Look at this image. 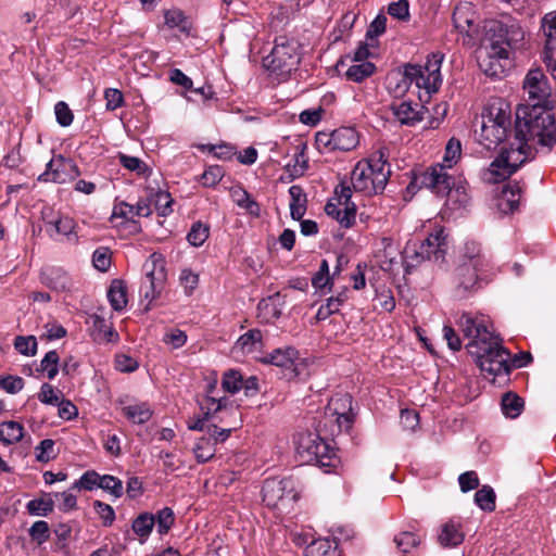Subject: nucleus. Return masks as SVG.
<instances>
[{
    "label": "nucleus",
    "mask_w": 556,
    "mask_h": 556,
    "mask_svg": "<svg viewBox=\"0 0 556 556\" xmlns=\"http://www.w3.org/2000/svg\"><path fill=\"white\" fill-rule=\"evenodd\" d=\"M517 147L501 152L488 169L489 181L497 182L511 176L536 146L552 148L556 143V124L547 109L519 106L516 112Z\"/></svg>",
    "instance_id": "obj_1"
},
{
    "label": "nucleus",
    "mask_w": 556,
    "mask_h": 556,
    "mask_svg": "<svg viewBox=\"0 0 556 556\" xmlns=\"http://www.w3.org/2000/svg\"><path fill=\"white\" fill-rule=\"evenodd\" d=\"M459 327L469 340L466 349L484 378L495 382L496 378L507 377L511 368L508 363L510 354L503 348L501 339L490 330L488 318L465 313L459 318Z\"/></svg>",
    "instance_id": "obj_2"
},
{
    "label": "nucleus",
    "mask_w": 556,
    "mask_h": 556,
    "mask_svg": "<svg viewBox=\"0 0 556 556\" xmlns=\"http://www.w3.org/2000/svg\"><path fill=\"white\" fill-rule=\"evenodd\" d=\"M443 54L435 52L428 55L425 65L406 64L402 78L394 88L395 96L404 94L408 87L414 84L419 93V100L428 102L432 93H435L442 84L441 65Z\"/></svg>",
    "instance_id": "obj_3"
},
{
    "label": "nucleus",
    "mask_w": 556,
    "mask_h": 556,
    "mask_svg": "<svg viewBox=\"0 0 556 556\" xmlns=\"http://www.w3.org/2000/svg\"><path fill=\"white\" fill-rule=\"evenodd\" d=\"M390 175L391 166L384 152L379 150L356 163L351 173V185L355 192L374 195L384 190Z\"/></svg>",
    "instance_id": "obj_4"
},
{
    "label": "nucleus",
    "mask_w": 556,
    "mask_h": 556,
    "mask_svg": "<svg viewBox=\"0 0 556 556\" xmlns=\"http://www.w3.org/2000/svg\"><path fill=\"white\" fill-rule=\"evenodd\" d=\"M493 264L478 242L470 241L464 247L462 261L455 270L458 292H470L479 287L482 279L489 276Z\"/></svg>",
    "instance_id": "obj_5"
},
{
    "label": "nucleus",
    "mask_w": 556,
    "mask_h": 556,
    "mask_svg": "<svg viewBox=\"0 0 556 556\" xmlns=\"http://www.w3.org/2000/svg\"><path fill=\"white\" fill-rule=\"evenodd\" d=\"M525 30L515 21H493L486 29L488 45L491 46L493 55H509L525 46Z\"/></svg>",
    "instance_id": "obj_6"
},
{
    "label": "nucleus",
    "mask_w": 556,
    "mask_h": 556,
    "mask_svg": "<svg viewBox=\"0 0 556 556\" xmlns=\"http://www.w3.org/2000/svg\"><path fill=\"white\" fill-rule=\"evenodd\" d=\"M295 445L303 462L314 463L325 472H330L339 463L333 448L316 432L299 433Z\"/></svg>",
    "instance_id": "obj_7"
},
{
    "label": "nucleus",
    "mask_w": 556,
    "mask_h": 556,
    "mask_svg": "<svg viewBox=\"0 0 556 556\" xmlns=\"http://www.w3.org/2000/svg\"><path fill=\"white\" fill-rule=\"evenodd\" d=\"M510 125L509 112L491 105L481 114L480 130L475 131L477 140L486 150L495 149L507 137Z\"/></svg>",
    "instance_id": "obj_8"
},
{
    "label": "nucleus",
    "mask_w": 556,
    "mask_h": 556,
    "mask_svg": "<svg viewBox=\"0 0 556 556\" xmlns=\"http://www.w3.org/2000/svg\"><path fill=\"white\" fill-rule=\"evenodd\" d=\"M447 250L446 235L442 228L431 232L419 245L409 243L404 249V260L415 266L425 260L443 262Z\"/></svg>",
    "instance_id": "obj_9"
},
{
    "label": "nucleus",
    "mask_w": 556,
    "mask_h": 556,
    "mask_svg": "<svg viewBox=\"0 0 556 556\" xmlns=\"http://www.w3.org/2000/svg\"><path fill=\"white\" fill-rule=\"evenodd\" d=\"M264 66L277 75H286L296 70L300 63L299 45L286 36L275 39L270 53L264 58Z\"/></svg>",
    "instance_id": "obj_10"
},
{
    "label": "nucleus",
    "mask_w": 556,
    "mask_h": 556,
    "mask_svg": "<svg viewBox=\"0 0 556 556\" xmlns=\"http://www.w3.org/2000/svg\"><path fill=\"white\" fill-rule=\"evenodd\" d=\"M454 178L446 172L445 166L438 163L424 172L415 174L407 189L427 188L438 197H446L452 191Z\"/></svg>",
    "instance_id": "obj_11"
},
{
    "label": "nucleus",
    "mask_w": 556,
    "mask_h": 556,
    "mask_svg": "<svg viewBox=\"0 0 556 556\" xmlns=\"http://www.w3.org/2000/svg\"><path fill=\"white\" fill-rule=\"evenodd\" d=\"M523 91L527 94V102L523 106L529 109H547L552 94V87L548 78L542 68H531L523 79Z\"/></svg>",
    "instance_id": "obj_12"
},
{
    "label": "nucleus",
    "mask_w": 556,
    "mask_h": 556,
    "mask_svg": "<svg viewBox=\"0 0 556 556\" xmlns=\"http://www.w3.org/2000/svg\"><path fill=\"white\" fill-rule=\"evenodd\" d=\"M263 502L271 508L285 506L287 503L298 500L295 483L291 478H269L264 481Z\"/></svg>",
    "instance_id": "obj_13"
},
{
    "label": "nucleus",
    "mask_w": 556,
    "mask_h": 556,
    "mask_svg": "<svg viewBox=\"0 0 556 556\" xmlns=\"http://www.w3.org/2000/svg\"><path fill=\"white\" fill-rule=\"evenodd\" d=\"M79 174L78 166L72 160L59 155L47 163L46 170L39 175L38 180L62 185L74 180Z\"/></svg>",
    "instance_id": "obj_14"
},
{
    "label": "nucleus",
    "mask_w": 556,
    "mask_h": 556,
    "mask_svg": "<svg viewBox=\"0 0 556 556\" xmlns=\"http://www.w3.org/2000/svg\"><path fill=\"white\" fill-rule=\"evenodd\" d=\"M541 29L544 37L543 62L556 79V12L545 14Z\"/></svg>",
    "instance_id": "obj_15"
},
{
    "label": "nucleus",
    "mask_w": 556,
    "mask_h": 556,
    "mask_svg": "<svg viewBox=\"0 0 556 556\" xmlns=\"http://www.w3.org/2000/svg\"><path fill=\"white\" fill-rule=\"evenodd\" d=\"M231 429H219L216 425L207 427V435L197 440L193 453L198 463H206L215 454V444L224 442L230 435Z\"/></svg>",
    "instance_id": "obj_16"
},
{
    "label": "nucleus",
    "mask_w": 556,
    "mask_h": 556,
    "mask_svg": "<svg viewBox=\"0 0 556 556\" xmlns=\"http://www.w3.org/2000/svg\"><path fill=\"white\" fill-rule=\"evenodd\" d=\"M326 415L336 417L339 431L349 430L352 426V397L349 394L336 395L329 401Z\"/></svg>",
    "instance_id": "obj_17"
},
{
    "label": "nucleus",
    "mask_w": 556,
    "mask_h": 556,
    "mask_svg": "<svg viewBox=\"0 0 556 556\" xmlns=\"http://www.w3.org/2000/svg\"><path fill=\"white\" fill-rule=\"evenodd\" d=\"M452 18L459 33L466 34L470 38L478 35V16L471 3L462 2L456 5Z\"/></svg>",
    "instance_id": "obj_18"
},
{
    "label": "nucleus",
    "mask_w": 556,
    "mask_h": 556,
    "mask_svg": "<svg viewBox=\"0 0 556 556\" xmlns=\"http://www.w3.org/2000/svg\"><path fill=\"white\" fill-rule=\"evenodd\" d=\"M217 388V380L214 379L213 381L208 382L206 387V394L199 402L200 409L205 414V418H213L215 415L219 412H228L231 410L232 413L237 412V407H235L232 404H229V400L227 397H219L217 399L214 395V392Z\"/></svg>",
    "instance_id": "obj_19"
},
{
    "label": "nucleus",
    "mask_w": 556,
    "mask_h": 556,
    "mask_svg": "<svg viewBox=\"0 0 556 556\" xmlns=\"http://www.w3.org/2000/svg\"><path fill=\"white\" fill-rule=\"evenodd\" d=\"M165 280L166 276L163 266L156 269L155 263L153 262V268L147 271L146 281L141 287L144 299L149 300L150 302L156 300L164 289Z\"/></svg>",
    "instance_id": "obj_20"
},
{
    "label": "nucleus",
    "mask_w": 556,
    "mask_h": 556,
    "mask_svg": "<svg viewBox=\"0 0 556 556\" xmlns=\"http://www.w3.org/2000/svg\"><path fill=\"white\" fill-rule=\"evenodd\" d=\"M422 109L424 106L418 103L413 104L409 101H402L391 105V110L396 121L402 125L407 126H414L422 121Z\"/></svg>",
    "instance_id": "obj_21"
},
{
    "label": "nucleus",
    "mask_w": 556,
    "mask_h": 556,
    "mask_svg": "<svg viewBox=\"0 0 556 556\" xmlns=\"http://www.w3.org/2000/svg\"><path fill=\"white\" fill-rule=\"evenodd\" d=\"M510 59L511 56L509 55H493L491 53V46L488 45L485 47V55L479 60V66L489 77H502Z\"/></svg>",
    "instance_id": "obj_22"
},
{
    "label": "nucleus",
    "mask_w": 556,
    "mask_h": 556,
    "mask_svg": "<svg viewBox=\"0 0 556 556\" xmlns=\"http://www.w3.org/2000/svg\"><path fill=\"white\" fill-rule=\"evenodd\" d=\"M42 218L46 226V231L53 237L54 235L65 236L68 240H72V236H75L76 224L73 218L68 216H58L52 219H48L47 212H42Z\"/></svg>",
    "instance_id": "obj_23"
},
{
    "label": "nucleus",
    "mask_w": 556,
    "mask_h": 556,
    "mask_svg": "<svg viewBox=\"0 0 556 556\" xmlns=\"http://www.w3.org/2000/svg\"><path fill=\"white\" fill-rule=\"evenodd\" d=\"M465 533L458 520L450 519L441 526L438 541L443 547H455L463 543Z\"/></svg>",
    "instance_id": "obj_24"
},
{
    "label": "nucleus",
    "mask_w": 556,
    "mask_h": 556,
    "mask_svg": "<svg viewBox=\"0 0 556 556\" xmlns=\"http://www.w3.org/2000/svg\"><path fill=\"white\" fill-rule=\"evenodd\" d=\"M41 281L48 288L55 291H67L73 282L68 274L60 267H51L41 271Z\"/></svg>",
    "instance_id": "obj_25"
},
{
    "label": "nucleus",
    "mask_w": 556,
    "mask_h": 556,
    "mask_svg": "<svg viewBox=\"0 0 556 556\" xmlns=\"http://www.w3.org/2000/svg\"><path fill=\"white\" fill-rule=\"evenodd\" d=\"M358 141V134L353 127H340L333 130L332 151H351Z\"/></svg>",
    "instance_id": "obj_26"
},
{
    "label": "nucleus",
    "mask_w": 556,
    "mask_h": 556,
    "mask_svg": "<svg viewBox=\"0 0 556 556\" xmlns=\"http://www.w3.org/2000/svg\"><path fill=\"white\" fill-rule=\"evenodd\" d=\"M299 357V352L291 346L276 349L261 361L264 364L275 365L277 367L290 368Z\"/></svg>",
    "instance_id": "obj_27"
},
{
    "label": "nucleus",
    "mask_w": 556,
    "mask_h": 556,
    "mask_svg": "<svg viewBox=\"0 0 556 556\" xmlns=\"http://www.w3.org/2000/svg\"><path fill=\"white\" fill-rule=\"evenodd\" d=\"M312 286L319 295H326L333 286V276L330 275L327 260H321L318 270L312 277Z\"/></svg>",
    "instance_id": "obj_28"
},
{
    "label": "nucleus",
    "mask_w": 556,
    "mask_h": 556,
    "mask_svg": "<svg viewBox=\"0 0 556 556\" xmlns=\"http://www.w3.org/2000/svg\"><path fill=\"white\" fill-rule=\"evenodd\" d=\"M155 526V516L151 513H141L139 514L131 523V529L134 533L137 535L138 541L141 544H144L148 539L150 538V534L152 533V530Z\"/></svg>",
    "instance_id": "obj_29"
},
{
    "label": "nucleus",
    "mask_w": 556,
    "mask_h": 556,
    "mask_svg": "<svg viewBox=\"0 0 556 556\" xmlns=\"http://www.w3.org/2000/svg\"><path fill=\"white\" fill-rule=\"evenodd\" d=\"M151 207L146 202H138L136 205L121 202L114 206L112 218L121 217L125 219H132L135 216L147 217L151 215Z\"/></svg>",
    "instance_id": "obj_30"
},
{
    "label": "nucleus",
    "mask_w": 556,
    "mask_h": 556,
    "mask_svg": "<svg viewBox=\"0 0 556 556\" xmlns=\"http://www.w3.org/2000/svg\"><path fill=\"white\" fill-rule=\"evenodd\" d=\"M122 413L130 422L137 425L148 422L153 415L150 405L144 402L126 405L122 408Z\"/></svg>",
    "instance_id": "obj_31"
},
{
    "label": "nucleus",
    "mask_w": 556,
    "mask_h": 556,
    "mask_svg": "<svg viewBox=\"0 0 556 556\" xmlns=\"http://www.w3.org/2000/svg\"><path fill=\"white\" fill-rule=\"evenodd\" d=\"M348 292L349 290L344 288L338 292L337 295L327 299L326 303L320 305L318 308L316 319L325 320L331 315L337 314L340 311V307L346 302Z\"/></svg>",
    "instance_id": "obj_32"
},
{
    "label": "nucleus",
    "mask_w": 556,
    "mask_h": 556,
    "mask_svg": "<svg viewBox=\"0 0 556 556\" xmlns=\"http://www.w3.org/2000/svg\"><path fill=\"white\" fill-rule=\"evenodd\" d=\"M290 201V215L294 220H300L306 212V194L302 187L293 185L289 188Z\"/></svg>",
    "instance_id": "obj_33"
},
{
    "label": "nucleus",
    "mask_w": 556,
    "mask_h": 556,
    "mask_svg": "<svg viewBox=\"0 0 556 556\" xmlns=\"http://www.w3.org/2000/svg\"><path fill=\"white\" fill-rule=\"evenodd\" d=\"M92 326L96 332V340L104 341L108 343H116L119 340V336L106 320L99 316L92 315Z\"/></svg>",
    "instance_id": "obj_34"
},
{
    "label": "nucleus",
    "mask_w": 556,
    "mask_h": 556,
    "mask_svg": "<svg viewBox=\"0 0 556 556\" xmlns=\"http://www.w3.org/2000/svg\"><path fill=\"white\" fill-rule=\"evenodd\" d=\"M108 300L114 311L121 312L127 305V289L122 280H113L108 290Z\"/></svg>",
    "instance_id": "obj_35"
},
{
    "label": "nucleus",
    "mask_w": 556,
    "mask_h": 556,
    "mask_svg": "<svg viewBox=\"0 0 556 556\" xmlns=\"http://www.w3.org/2000/svg\"><path fill=\"white\" fill-rule=\"evenodd\" d=\"M305 556H340L337 542L329 539H318L305 548Z\"/></svg>",
    "instance_id": "obj_36"
},
{
    "label": "nucleus",
    "mask_w": 556,
    "mask_h": 556,
    "mask_svg": "<svg viewBox=\"0 0 556 556\" xmlns=\"http://www.w3.org/2000/svg\"><path fill=\"white\" fill-rule=\"evenodd\" d=\"M262 348V332L258 329H251L242 334L236 342V349L243 354L253 353Z\"/></svg>",
    "instance_id": "obj_37"
},
{
    "label": "nucleus",
    "mask_w": 556,
    "mask_h": 556,
    "mask_svg": "<svg viewBox=\"0 0 556 556\" xmlns=\"http://www.w3.org/2000/svg\"><path fill=\"white\" fill-rule=\"evenodd\" d=\"M518 204L519 192H516L510 186L505 187L497 199L498 210L504 214L513 213L517 210Z\"/></svg>",
    "instance_id": "obj_38"
},
{
    "label": "nucleus",
    "mask_w": 556,
    "mask_h": 556,
    "mask_svg": "<svg viewBox=\"0 0 556 556\" xmlns=\"http://www.w3.org/2000/svg\"><path fill=\"white\" fill-rule=\"evenodd\" d=\"M23 426L17 421L0 424V440L5 444H13L23 438Z\"/></svg>",
    "instance_id": "obj_39"
},
{
    "label": "nucleus",
    "mask_w": 556,
    "mask_h": 556,
    "mask_svg": "<svg viewBox=\"0 0 556 556\" xmlns=\"http://www.w3.org/2000/svg\"><path fill=\"white\" fill-rule=\"evenodd\" d=\"M232 198L236 204L248 211L252 216L258 217L261 207L256 201L244 189H236L232 191Z\"/></svg>",
    "instance_id": "obj_40"
},
{
    "label": "nucleus",
    "mask_w": 556,
    "mask_h": 556,
    "mask_svg": "<svg viewBox=\"0 0 556 556\" xmlns=\"http://www.w3.org/2000/svg\"><path fill=\"white\" fill-rule=\"evenodd\" d=\"M495 492L490 485H483L475 494V503L484 511L495 510Z\"/></svg>",
    "instance_id": "obj_41"
},
{
    "label": "nucleus",
    "mask_w": 556,
    "mask_h": 556,
    "mask_svg": "<svg viewBox=\"0 0 556 556\" xmlns=\"http://www.w3.org/2000/svg\"><path fill=\"white\" fill-rule=\"evenodd\" d=\"M523 400L514 393H506L502 399V410L506 417L516 418L521 414Z\"/></svg>",
    "instance_id": "obj_42"
},
{
    "label": "nucleus",
    "mask_w": 556,
    "mask_h": 556,
    "mask_svg": "<svg viewBox=\"0 0 556 556\" xmlns=\"http://www.w3.org/2000/svg\"><path fill=\"white\" fill-rule=\"evenodd\" d=\"M375 65L370 62H362L349 67L345 76L349 80L362 83L365 78L371 76L375 72Z\"/></svg>",
    "instance_id": "obj_43"
},
{
    "label": "nucleus",
    "mask_w": 556,
    "mask_h": 556,
    "mask_svg": "<svg viewBox=\"0 0 556 556\" xmlns=\"http://www.w3.org/2000/svg\"><path fill=\"white\" fill-rule=\"evenodd\" d=\"M60 356L56 351H49L40 362L37 369L47 375L48 379L52 380L59 372Z\"/></svg>",
    "instance_id": "obj_44"
},
{
    "label": "nucleus",
    "mask_w": 556,
    "mask_h": 556,
    "mask_svg": "<svg viewBox=\"0 0 556 556\" xmlns=\"http://www.w3.org/2000/svg\"><path fill=\"white\" fill-rule=\"evenodd\" d=\"M155 516L156 530L160 535H165L175 522V515L170 507H164Z\"/></svg>",
    "instance_id": "obj_45"
},
{
    "label": "nucleus",
    "mask_w": 556,
    "mask_h": 556,
    "mask_svg": "<svg viewBox=\"0 0 556 556\" xmlns=\"http://www.w3.org/2000/svg\"><path fill=\"white\" fill-rule=\"evenodd\" d=\"M397 549L402 554H408L420 544V538L413 532H401L394 538Z\"/></svg>",
    "instance_id": "obj_46"
},
{
    "label": "nucleus",
    "mask_w": 556,
    "mask_h": 556,
    "mask_svg": "<svg viewBox=\"0 0 556 556\" xmlns=\"http://www.w3.org/2000/svg\"><path fill=\"white\" fill-rule=\"evenodd\" d=\"M210 227L201 222H195L187 235L188 242L193 247H201L208 238Z\"/></svg>",
    "instance_id": "obj_47"
},
{
    "label": "nucleus",
    "mask_w": 556,
    "mask_h": 556,
    "mask_svg": "<svg viewBox=\"0 0 556 556\" xmlns=\"http://www.w3.org/2000/svg\"><path fill=\"white\" fill-rule=\"evenodd\" d=\"M462 154V143L456 138H451L445 147L444 156H443V166L445 168H451L455 165Z\"/></svg>",
    "instance_id": "obj_48"
},
{
    "label": "nucleus",
    "mask_w": 556,
    "mask_h": 556,
    "mask_svg": "<svg viewBox=\"0 0 556 556\" xmlns=\"http://www.w3.org/2000/svg\"><path fill=\"white\" fill-rule=\"evenodd\" d=\"M119 163L123 167L130 172H135L136 174L140 176H148L149 175V167L148 165L136 156L126 155L123 153H119L118 155Z\"/></svg>",
    "instance_id": "obj_49"
},
{
    "label": "nucleus",
    "mask_w": 556,
    "mask_h": 556,
    "mask_svg": "<svg viewBox=\"0 0 556 556\" xmlns=\"http://www.w3.org/2000/svg\"><path fill=\"white\" fill-rule=\"evenodd\" d=\"M26 508L33 516H47L53 511L54 503L51 498H35L27 503Z\"/></svg>",
    "instance_id": "obj_50"
},
{
    "label": "nucleus",
    "mask_w": 556,
    "mask_h": 556,
    "mask_svg": "<svg viewBox=\"0 0 556 556\" xmlns=\"http://www.w3.org/2000/svg\"><path fill=\"white\" fill-rule=\"evenodd\" d=\"M28 534L31 541L38 545L46 543L50 538V528L47 521L38 520L35 521L28 529Z\"/></svg>",
    "instance_id": "obj_51"
},
{
    "label": "nucleus",
    "mask_w": 556,
    "mask_h": 556,
    "mask_svg": "<svg viewBox=\"0 0 556 556\" xmlns=\"http://www.w3.org/2000/svg\"><path fill=\"white\" fill-rule=\"evenodd\" d=\"M100 489L109 492L115 498H119L124 493L123 482L117 477L103 475L100 479Z\"/></svg>",
    "instance_id": "obj_52"
},
{
    "label": "nucleus",
    "mask_w": 556,
    "mask_h": 556,
    "mask_svg": "<svg viewBox=\"0 0 556 556\" xmlns=\"http://www.w3.org/2000/svg\"><path fill=\"white\" fill-rule=\"evenodd\" d=\"M222 387L229 393H237L243 387V379L239 371L230 369L224 374Z\"/></svg>",
    "instance_id": "obj_53"
},
{
    "label": "nucleus",
    "mask_w": 556,
    "mask_h": 556,
    "mask_svg": "<svg viewBox=\"0 0 556 556\" xmlns=\"http://www.w3.org/2000/svg\"><path fill=\"white\" fill-rule=\"evenodd\" d=\"M387 17L383 14H379L368 26L366 31V40L370 41V46H375V39L386 31Z\"/></svg>",
    "instance_id": "obj_54"
},
{
    "label": "nucleus",
    "mask_w": 556,
    "mask_h": 556,
    "mask_svg": "<svg viewBox=\"0 0 556 556\" xmlns=\"http://www.w3.org/2000/svg\"><path fill=\"white\" fill-rule=\"evenodd\" d=\"M101 475L94 470L86 471L78 481L75 482L74 488L92 491L100 488Z\"/></svg>",
    "instance_id": "obj_55"
},
{
    "label": "nucleus",
    "mask_w": 556,
    "mask_h": 556,
    "mask_svg": "<svg viewBox=\"0 0 556 556\" xmlns=\"http://www.w3.org/2000/svg\"><path fill=\"white\" fill-rule=\"evenodd\" d=\"M15 349L23 355L33 356L37 351V340L34 336H18L14 341Z\"/></svg>",
    "instance_id": "obj_56"
},
{
    "label": "nucleus",
    "mask_w": 556,
    "mask_h": 556,
    "mask_svg": "<svg viewBox=\"0 0 556 556\" xmlns=\"http://www.w3.org/2000/svg\"><path fill=\"white\" fill-rule=\"evenodd\" d=\"M225 172L219 165L208 166L201 176L202 185L205 187L216 186L224 177Z\"/></svg>",
    "instance_id": "obj_57"
},
{
    "label": "nucleus",
    "mask_w": 556,
    "mask_h": 556,
    "mask_svg": "<svg viewBox=\"0 0 556 556\" xmlns=\"http://www.w3.org/2000/svg\"><path fill=\"white\" fill-rule=\"evenodd\" d=\"M163 342L165 344L172 345L173 349H179L186 344L187 334L180 329L172 328L165 332Z\"/></svg>",
    "instance_id": "obj_58"
},
{
    "label": "nucleus",
    "mask_w": 556,
    "mask_h": 556,
    "mask_svg": "<svg viewBox=\"0 0 556 556\" xmlns=\"http://www.w3.org/2000/svg\"><path fill=\"white\" fill-rule=\"evenodd\" d=\"M38 400L47 405H56L60 401V391L50 383H43L38 393Z\"/></svg>",
    "instance_id": "obj_59"
},
{
    "label": "nucleus",
    "mask_w": 556,
    "mask_h": 556,
    "mask_svg": "<svg viewBox=\"0 0 556 556\" xmlns=\"http://www.w3.org/2000/svg\"><path fill=\"white\" fill-rule=\"evenodd\" d=\"M93 508L105 527H110L114 522L115 511L111 505L101 501H94Z\"/></svg>",
    "instance_id": "obj_60"
},
{
    "label": "nucleus",
    "mask_w": 556,
    "mask_h": 556,
    "mask_svg": "<svg viewBox=\"0 0 556 556\" xmlns=\"http://www.w3.org/2000/svg\"><path fill=\"white\" fill-rule=\"evenodd\" d=\"M56 122L62 127H67L73 123V112L64 101H59L54 106Z\"/></svg>",
    "instance_id": "obj_61"
},
{
    "label": "nucleus",
    "mask_w": 556,
    "mask_h": 556,
    "mask_svg": "<svg viewBox=\"0 0 556 556\" xmlns=\"http://www.w3.org/2000/svg\"><path fill=\"white\" fill-rule=\"evenodd\" d=\"M179 281H180V285L185 289V293L187 295H190L198 287L199 276H198V274L193 273L191 269L185 268L180 273Z\"/></svg>",
    "instance_id": "obj_62"
},
{
    "label": "nucleus",
    "mask_w": 556,
    "mask_h": 556,
    "mask_svg": "<svg viewBox=\"0 0 556 556\" xmlns=\"http://www.w3.org/2000/svg\"><path fill=\"white\" fill-rule=\"evenodd\" d=\"M173 199L166 191H157L155 193V207L161 216H167L173 212Z\"/></svg>",
    "instance_id": "obj_63"
},
{
    "label": "nucleus",
    "mask_w": 556,
    "mask_h": 556,
    "mask_svg": "<svg viewBox=\"0 0 556 556\" xmlns=\"http://www.w3.org/2000/svg\"><path fill=\"white\" fill-rule=\"evenodd\" d=\"M388 13L397 20L406 21L409 17L408 0L391 2L388 8Z\"/></svg>",
    "instance_id": "obj_64"
}]
</instances>
